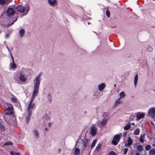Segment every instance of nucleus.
I'll return each instance as SVG.
<instances>
[{
    "mask_svg": "<svg viewBox=\"0 0 155 155\" xmlns=\"http://www.w3.org/2000/svg\"><path fill=\"white\" fill-rule=\"evenodd\" d=\"M134 123H132V124H134Z\"/></svg>",
    "mask_w": 155,
    "mask_h": 155,
    "instance_id": "obj_54",
    "label": "nucleus"
},
{
    "mask_svg": "<svg viewBox=\"0 0 155 155\" xmlns=\"http://www.w3.org/2000/svg\"><path fill=\"white\" fill-rule=\"evenodd\" d=\"M7 2V4L8 2H11L12 1V0H6Z\"/></svg>",
    "mask_w": 155,
    "mask_h": 155,
    "instance_id": "obj_44",
    "label": "nucleus"
},
{
    "mask_svg": "<svg viewBox=\"0 0 155 155\" xmlns=\"http://www.w3.org/2000/svg\"><path fill=\"white\" fill-rule=\"evenodd\" d=\"M101 146V144L100 143L98 144L97 147H96V150L98 151L99 150Z\"/></svg>",
    "mask_w": 155,
    "mask_h": 155,
    "instance_id": "obj_30",
    "label": "nucleus"
},
{
    "mask_svg": "<svg viewBox=\"0 0 155 155\" xmlns=\"http://www.w3.org/2000/svg\"><path fill=\"white\" fill-rule=\"evenodd\" d=\"M52 125L51 123H49L48 124V126L49 127H50Z\"/></svg>",
    "mask_w": 155,
    "mask_h": 155,
    "instance_id": "obj_46",
    "label": "nucleus"
},
{
    "mask_svg": "<svg viewBox=\"0 0 155 155\" xmlns=\"http://www.w3.org/2000/svg\"><path fill=\"white\" fill-rule=\"evenodd\" d=\"M15 13V9L12 8H8L6 11V15L7 18L8 20L12 19V21L11 25L13 24L18 19L17 16H15L14 18L13 16Z\"/></svg>",
    "mask_w": 155,
    "mask_h": 155,
    "instance_id": "obj_4",
    "label": "nucleus"
},
{
    "mask_svg": "<svg viewBox=\"0 0 155 155\" xmlns=\"http://www.w3.org/2000/svg\"><path fill=\"white\" fill-rule=\"evenodd\" d=\"M145 116V114L140 112H138L136 113L137 119L138 120L144 117Z\"/></svg>",
    "mask_w": 155,
    "mask_h": 155,
    "instance_id": "obj_11",
    "label": "nucleus"
},
{
    "mask_svg": "<svg viewBox=\"0 0 155 155\" xmlns=\"http://www.w3.org/2000/svg\"><path fill=\"white\" fill-rule=\"evenodd\" d=\"M80 142H77L74 147V152L75 155H79L80 153V149L77 147V146L80 145Z\"/></svg>",
    "mask_w": 155,
    "mask_h": 155,
    "instance_id": "obj_10",
    "label": "nucleus"
},
{
    "mask_svg": "<svg viewBox=\"0 0 155 155\" xmlns=\"http://www.w3.org/2000/svg\"><path fill=\"white\" fill-rule=\"evenodd\" d=\"M150 147L151 146L150 145H147L145 147V149L147 150H149L150 149Z\"/></svg>",
    "mask_w": 155,
    "mask_h": 155,
    "instance_id": "obj_32",
    "label": "nucleus"
},
{
    "mask_svg": "<svg viewBox=\"0 0 155 155\" xmlns=\"http://www.w3.org/2000/svg\"><path fill=\"white\" fill-rule=\"evenodd\" d=\"M131 124L128 123L124 127V129L125 130H128L130 127Z\"/></svg>",
    "mask_w": 155,
    "mask_h": 155,
    "instance_id": "obj_22",
    "label": "nucleus"
},
{
    "mask_svg": "<svg viewBox=\"0 0 155 155\" xmlns=\"http://www.w3.org/2000/svg\"><path fill=\"white\" fill-rule=\"evenodd\" d=\"M136 84H137V81L138 78V76L137 74H136Z\"/></svg>",
    "mask_w": 155,
    "mask_h": 155,
    "instance_id": "obj_45",
    "label": "nucleus"
},
{
    "mask_svg": "<svg viewBox=\"0 0 155 155\" xmlns=\"http://www.w3.org/2000/svg\"><path fill=\"white\" fill-rule=\"evenodd\" d=\"M140 133V130L139 129H136V135L139 134Z\"/></svg>",
    "mask_w": 155,
    "mask_h": 155,
    "instance_id": "obj_38",
    "label": "nucleus"
},
{
    "mask_svg": "<svg viewBox=\"0 0 155 155\" xmlns=\"http://www.w3.org/2000/svg\"><path fill=\"white\" fill-rule=\"evenodd\" d=\"M137 150L140 152L142 151L143 150V148L141 145H137Z\"/></svg>",
    "mask_w": 155,
    "mask_h": 155,
    "instance_id": "obj_25",
    "label": "nucleus"
},
{
    "mask_svg": "<svg viewBox=\"0 0 155 155\" xmlns=\"http://www.w3.org/2000/svg\"><path fill=\"white\" fill-rule=\"evenodd\" d=\"M11 58H12V62H14V59L13 58V56L12 55H11Z\"/></svg>",
    "mask_w": 155,
    "mask_h": 155,
    "instance_id": "obj_42",
    "label": "nucleus"
},
{
    "mask_svg": "<svg viewBox=\"0 0 155 155\" xmlns=\"http://www.w3.org/2000/svg\"><path fill=\"white\" fill-rule=\"evenodd\" d=\"M120 99H121L120 98H118V99L115 101L114 104L115 106H117L121 103V101H120Z\"/></svg>",
    "mask_w": 155,
    "mask_h": 155,
    "instance_id": "obj_18",
    "label": "nucleus"
},
{
    "mask_svg": "<svg viewBox=\"0 0 155 155\" xmlns=\"http://www.w3.org/2000/svg\"><path fill=\"white\" fill-rule=\"evenodd\" d=\"M106 14L108 18H109L110 17V13L109 11H106Z\"/></svg>",
    "mask_w": 155,
    "mask_h": 155,
    "instance_id": "obj_35",
    "label": "nucleus"
},
{
    "mask_svg": "<svg viewBox=\"0 0 155 155\" xmlns=\"http://www.w3.org/2000/svg\"><path fill=\"white\" fill-rule=\"evenodd\" d=\"M34 134L35 136L36 137H38L39 136L38 131L36 130H34L33 131Z\"/></svg>",
    "mask_w": 155,
    "mask_h": 155,
    "instance_id": "obj_26",
    "label": "nucleus"
},
{
    "mask_svg": "<svg viewBox=\"0 0 155 155\" xmlns=\"http://www.w3.org/2000/svg\"><path fill=\"white\" fill-rule=\"evenodd\" d=\"M8 107L5 110V115L4 116V118L6 121H8L7 119L8 115L13 114V105L11 104H8Z\"/></svg>",
    "mask_w": 155,
    "mask_h": 155,
    "instance_id": "obj_6",
    "label": "nucleus"
},
{
    "mask_svg": "<svg viewBox=\"0 0 155 155\" xmlns=\"http://www.w3.org/2000/svg\"><path fill=\"white\" fill-rule=\"evenodd\" d=\"M98 90L100 91H103L105 87V84L104 83H102L98 85Z\"/></svg>",
    "mask_w": 155,
    "mask_h": 155,
    "instance_id": "obj_14",
    "label": "nucleus"
},
{
    "mask_svg": "<svg viewBox=\"0 0 155 155\" xmlns=\"http://www.w3.org/2000/svg\"><path fill=\"white\" fill-rule=\"evenodd\" d=\"M120 97L119 98L120 99L124 98L125 96V94L124 91H122L120 93Z\"/></svg>",
    "mask_w": 155,
    "mask_h": 155,
    "instance_id": "obj_20",
    "label": "nucleus"
},
{
    "mask_svg": "<svg viewBox=\"0 0 155 155\" xmlns=\"http://www.w3.org/2000/svg\"><path fill=\"white\" fill-rule=\"evenodd\" d=\"M11 153L12 155H21L20 153H15L12 151L11 152Z\"/></svg>",
    "mask_w": 155,
    "mask_h": 155,
    "instance_id": "obj_34",
    "label": "nucleus"
},
{
    "mask_svg": "<svg viewBox=\"0 0 155 155\" xmlns=\"http://www.w3.org/2000/svg\"><path fill=\"white\" fill-rule=\"evenodd\" d=\"M48 2L51 5H53L56 4L57 2L56 0H48Z\"/></svg>",
    "mask_w": 155,
    "mask_h": 155,
    "instance_id": "obj_17",
    "label": "nucleus"
},
{
    "mask_svg": "<svg viewBox=\"0 0 155 155\" xmlns=\"http://www.w3.org/2000/svg\"><path fill=\"white\" fill-rule=\"evenodd\" d=\"M1 124V120H0V125Z\"/></svg>",
    "mask_w": 155,
    "mask_h": 155,
    "instance_id": "obj_52",
    "label": "nucleus"
},
{
    "mask_svg": "<svg viewBox=\"0 0 155 155\" xmlns=\"http://www.w3.org/2000/svg\"><path fill=\"white\" fill-rule=\"evenodd\" d=\"M36 96H33V94H32L31 99L29 102L27 111L26 113V115H25L26 118V122L27 123L29 122L31 115L32 109L34 107L35 105V104L33 103V102Z\"/></svg>",
    "mask_w": 155,
    "mask_h": 155,
    "instance_id": "obj_2",
    "label": "nucleus"
},
{
    "mask_svg": "<svg viewBox=\"0 0 155 155\" xmlns=\"http://www.w3.org/2000/svg\"><path fill=\"white\" fill-rule=\"evenodd\" d=\"M134 85L135 86H136V76L134 77Z\"/></svg>",
    "mask_w": 155,
    "mask_h": 155,
    "instance_id": "obj_43",
    "label": "nucleus"
},
{
    "mask_svg": "<svg viewBox=\"0 0 155 155\" xmlns=\"http://www.w3.org/2000/svg\"><path fill=\"white\" fill-rule=\"evenodd\" d=\"M13 144V143L12 142L8 141L5 143L4 144V146H5L8 145H12Z\"/></svg>",
    "mask_w": 155,
    "mask_h": 155,
    "instance_id": "obj_28",
    "label": "nucleus"
},
{
    "mask_svg": "<svg viewBox=\"0 0 155 155\" xmlns=\"http://www.w3.org/2000/svg\"><path fill=\"white\" fill-rule=\"evenodd\" d=\"M97 140H94L93 141L91 145V147L92 148L95 146L96 143L97 142Z\"/></svg>",
    "mask_w": 155,
    "mask_h": 155,
    "instance_id": "obj_31",
    "label": "nucleus"
},
{
    "mask_svg": "<svg viewBox=\"0 0 155 155\" xmlns=\"http://www.w3.org/2000/svg\"><path fill=\"white\" fill-rule=\"evenodd\" d=\"M134 134L136 135V130L134 131Z\"/></svg>",
    "mask_w": 155,
    "mask_h": 155,
    "instance_id": "obj_51",
    "label": "nucleus"
},
{
    "mask_svg": "<svg viewBox=\"0 0 155 155\" xmlns=\"http://www.w3.org/2000/svg\"><path fill=\"white\" fill-rule=\"evenodd\" d=\"M26 72V70L22 68L18 73H15L13 75V78L15 82L19 84H20L21 82H25L27 78Z\"/></svg>",
    "mask_w": 155,
    "mask_h": 155,
    "instance_id": "obj_1",
    "label": "nucleus"
},
{
    "mask_svg": "<svg viewBox=\"0 0 155 155\" xmlns=\"http://www.w3.org/2000/svg\"><path fill=\"white\" fill-rule=\"evenodd\" d=\"M97 128L94 125H92L91 127V134L92 136H94L97 133Z\"/></svg>",
    "mask_w": 155,
    "mask_h": 155,
    "instance_id": "obj_9",
    "label": "nucleus"
},
{
    "mask_svg": "<svg viewBox=\"0 0 155 155\" xmlns=\"http://www.w3.org/2000/svg\"><path fill=\"white\" fill-rule=\"evenodd\" d=\"M122 134L120 133L119 134L116 135L113 138L112 141V143L114 145H116L119 142L120 137H122Z\"/></svg>",
    "mask_w": 155,
    "mask_h": 155,
    "instance_id": "obj_7",
    "label": "nucleus"
},
{
    "mask_svg": "<svg viewBox=\"0 0 155 155\" xmlns=\"http://www.w3.org/2000/svg\"><path fill=\"white\" fill-rule=\"evenodd\" d=\"M9 34H7L5 35V37L6 38H8L9 37Z\"/></svg>",
    "mask_w": 155,
    "mask_h": 155,
    "instance_id": "obj_41",
    "label": "nucleus"
},
{
    "mask_svg": "<svg viewBox=\"0 0 155 155\" xmlns=\"http://www.w3.org/2000/svg\"><path fill=\"white\" fill-rule=\"evenodd\" d=\"M145 137V134H143L140 137L139 140L140 141L141 143H143L144 142V138Z\"/></svg>",
    "mask_w": 155,
    "mask_h": 155,
    "instance_id": "obj_23",
    "label": "nucleus"
},
{
    "mask_svg": "<svg viewBox=\"0 0 155 155\" xmlns=\"http://www.w3.org/2000/svg\"><path fill=\"white\" fill-rule=\"evenodd\" d=\"M135 116H132L130 117V120H132L134 118Z\"/></svg>",
    "mask_w": 155,
    "mask_h": 155,
    "instance_id": "obj_39",
    "label": "nucleus"
},
{
    "mask_svg": "<svg viewBox=\"0 0 155 155\" xmlns=\"http://www.w3.org/2000/svg\"><path fill=\"white\" fill-rule=\"evenodd\" d=\"M136 155H140V154L138 153H136Z\"/></svg>",
    "mask_w": 155,
    "mask_h": 155,
    "instance_id": "obj_50",
    "label": "nucleus"
},
{
    "mask_svg": "<svg viewBox=\"0 0 155 155\" xmlns=\"http://www.w3.org/2000/svg\"><path fill=\"white\" fill-rule=\"evenodd\" d=\"M133 143V140L130 137L128 138V140L125 143V145L126 146H127L129 147H130Z\"/></svg>",
    "mask_w": 155,
    "mask_h": 155,
    "instance_id": "obj_12",
    "label": "nucleus"
},
{
    "mask_svg": "<svg viewBox=\"0 0 155 155\" xmlns=\"http://www.w3.org/2000/svg\"><path fill=\"white\" fill-rule=\"evenodd\" d=\"M109 155H117L113 151H110L109 153Z\"/></svg>",
    "mask_w": 155,
    "mask_h": 155,
    "instance_id": "obj_33",
    "label": "nucleus"
},
{
    "mask_svg": "<svg viewBox=\"0 0 155 155\" xmlns=\"http://www.w3.org/2000/svg\"><path fill=\"white\" fill-rule=\"evenodd\" d=\"M45 130L46 131H47L48 130V128H45Z\"/></svg>",
    "mask_w": 155,
    "mask_h": 155,
    "instance_id": "obj_48",
    "label": "nucleus"
},
{
    "mask_svg": "<svg viewBox=\"0 0 155 155\" xmlns=\"http://www.w3.org/2000/svg\"><path fill=\"white\" fill-rule=\"evenodd\" d=\"M151 124L152 125H154V123H153V122H151Z\"/></svg>",
    "mask_w": 155,
    "mask_h": 155,
    "instance_id": "obj_49",
    "label": "nucleus"
},
{
    "mask_svg": "<svg viewBox=\"0 0 155 155\" xmlns=\"http://www.w3.org/2000/svg\"><path fill=\"white\" fill-rule=\"evenodd\" d=\"M11 100L13 103H16L17 102L18 100L16 97L12 95L11 98Z\"/></svg>",
    "mask_w": 155,
    "mask_h": 155,
    "instance_id": "obj_16",
    "label": "nucleus"
},
{
    "mask_svg": "<svg viewBox=\"0 0 155 155\" xmlns=\"http://www.w3.org/2000/svg\"><path fill=\"white\" fill-rule=\"evenodd\" d=\"M128 150V149L127 148L125 149L124 151V154H126L127 153Z\"/></svg>",
    "mask_w": 155,
    "mask_h": 155,
    "instance_id": "obj_36",
    "label": "nucleus"
},
{
    "mask_svg": "<svg viewBox=\"0 0 155 155\" xmlns=\"http://www.w3.org/2000/svg\"><path fill=\"white\" fill-rule=\"evenodd\" d=\"M87 142H82L81 143V144H82L84 146L83 148L85 149L86 148V146L87 145Z\"/></svg>",
    "mask_w": 155,
    "mask_h": 155,
    "instance_id": "obj_27",
    "label": "nucleus"
},
{
    "mask_svg": "<svg viewBox=\"0 0 155 155\" xmlns=\"http://www.w3.org/2000/svg\"><path fill=\"white\" fill-rule=\"evenodd\" d=\"M48 98L49 99V100H51L52 99V97H51V95L50 94H49L48 95Z\"/></svg>",
    "mask_w": 155,
    "mask_h": 155,
    "instance_id": "obj_37",
    "label": "nucleus"
},
{
    "mask_svg": "<svg viewBox=\"0 0 155 155\" xmlns=\"http://www.w3.org/2000/svg\"><path fill=\"white\" fill-rule=\"evenodd\" d=\"M148 114L152 118L155 117V108H150L148 111Z\"/></svg>",
    "mask_w": 155,
    "mask_h": 155,
    "instance_id": "obj_8",
    "label": "nucleus"
},
{
    "mask_svg": "<svg viewBox=\"0 0 155 155\" xmlns=\"http://www.w3.org/2000/svg\"><path fill=\"white\" fill-rule=\"evenodd\" d=\"M155 154V149H153L149 151L150 155H154Z\"/></svg>",
    "mask_w": 155,
    "mask_h": 155,
    "instance_id": "obj_24",
    "label": "nucleus"
},
{
    "mask_svg": "<svg viewBox=\"0 0 155 155\" xmlns=\"http://www.w3.org/2000/svg\"><path fill=\"white\" fill-rule=\"evenodd\" d=\"M153 50L152 47L150 45H148L146 47V50L149 52H151Z\"/></svg>",
    "mask_w": 155,
    "mask_h": 155,
    "instance_id": "obj_21",
    "label": "nucleus"
},
{
    "mask_svg": "<svg viewBox=\"0 0 155 155\" xmlns=\"http://www.w3.org/2000/svg\"><path fill=\"white\" fill-rule=\"evenodd\" d=\"M41 74L37 76L34 80L33 91L32 94L33 96H37L38 92L39 85L41 81Z\"/></svg>",
    "mask_w": 155,
    "mask_h": 155,
    "instance_id": "obj_3",
    "label": "nucleus"
},
{
    "mask_svg": "<svg viewBox=\"0 0 155 155\" xmlns=\"http://www.w3.org/2000/svg\"><path fill=\"white\" fill-rule=\"evenodd\" d=\"M88 25H90V23L89 22L88 23Z\"/></svg>",
    "mask_w": 155,
    "mask_h": 155,
    "instance_id": "obj_53",
    "label": "nucleus"
},
{
    "mask_svg": "<svg viewBox=\"0 0 155 155\" xmlns=\"http://www.w3.org/2000/svg\"><path fill=\"white\" fill-rule=\"evenodd\" d=\"M25 33V30L23 29H21L19 31V35L20 37H22L24 35Z\"/></svg>",
    "mask_w": 155,
    "mask_h": 155,
    "instance_id": "obj_15",
    "label": "nucleus"
},
{
    "mask_svg": "<svg viewBox=\"0 0 155 155\" xmlns=\"http://www.w3.org/2000/svg\"><path fill=\"white\" fill-rule=\"evenodd\" d=\"M17 10L21 12H24V15H26L30 10V7L28 5L24 7L21 5H19L17 7Z\"/></svg>",
    "mask_w": 155,
    "mask_h": 155,
    "instance_id": "obj_5",
    "label": "nucleus"
},
{
    "mask_svg": "<svg viewBox=\"0 0 155 155\" xmlns=\"http://www.w3.org/2000/svg\"><path fill=\"white\" fill-rule=\"evenodd\" d=\"M107 122V120L106 119H104L102 121H99L97 122V123L98 125H101V127H103L106 125Z\"/></svg>",
    "mask_w": 155,
    "mask_h": 155,
    "instance_id": "obj_13",
    "label": "nucleus"
},
{
    "mask_svg": "<svg viewBox=\"0 0 155 155\" xmlns=\"http://www.w3.org/2000/svg\"><path fill=\"white\" fill-rule=\"evenodd\" d=\"M0 3L1 5H3L7 3L6 0H0Z\"/></svg>",
    "mask_w": 155,
    "mask_h": 155,
    "instance_id": "obj_29",
    "label": "nucleus"
},
{
    "mask_svg": "<svg viewBox=\"0 0 155 155\" xmlns=\"http://www.w3.org/2000/svg\"><path fill=\"white\" fill-rule=\"evenodd\" d=\"M127 132H125L123 134V136L124 137H126L127 136Z\"/></svg>",
    "mask_w": 155,
    "mask_h": 155,
    "instance_id": "obj_40",
    "label": "nucleus"
},
{
    "mask_svg": "<svg viewBox=\"0 0 155 155\" xmlns=\"http://www.w3.org/2000/svg\"><path fill=\"white\" fill-rule=\"evenodd\" d=\"M6 47H7V48L8 49V51H9V52H11L10 51V49H9V48L8 47V46H7Z\"/></svg>",
    "mask_w": 155,
    "mask_h": 155,
    "instance_id": "obj_47",
    "label": "nucleus"
},
{
    "mask_svg": "<svg viewBox=\"0 0 155 155\" xmlns=\"http://www.w3.org/2000/svg\"><path fill=\"white\" fill-rule=\"evenodd\" d=\"M11 68L12 69H15L16 68V65L15 64V62L11 63L10 64Z\"/></svg>",
    "mask_w": 155,
    "mask_h": 155,
    "instance_id": "obj_19",
    "label": "nucleus"
}]
</instances>
